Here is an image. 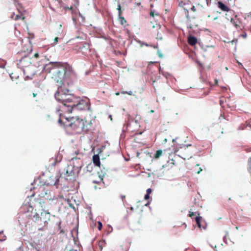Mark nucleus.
Here are the masks:
<instances>
[{
	"label": "nucleus",
	"instance_id": "19",
	"mask_svg": "<svg viewBox=\"0 0 251 251\" xmlns=\"http://www.w3.org/2000/svg\"><path fill=\"white\" fill-rule=\"evenodd\" d=\"M162 154V151L161 150H158L156 151L155 154L154 155V158L157 159Z\"/></svg>",
	"mask_w": 251,
	"mask_h": 251
},
{
	"label": "nucleus",
	"instance_id": "34",
	"mask_svg": "<svg viewBox=\"0 0 251 251\" xmlns=\"http://www.w3.org/2000/svg\"><path fill=\"white\" fill-rule=\"evenodd\" d=\"M34 57L36 58H39V54L38 53H35L34 54Z\"/></svg>",
	"mask_w": 251,
	"mask_h": 251
},
{
	"label": "nucleus",
	"instance_id": "33",
	"mask_svg": "<svg viewBox=\"0 0 251 251\" xmlns=\"http://www.w3.org/2000/svg\"><path fill=\"white\" fill-rule=\"evenodd\" d=\"M151 192V189L149 188V189H148L147 190V194H150Z\"/></svg>",
	"mask_w": 251,
	"mask_h": 251
},
{
	"label": "nucleus",
	"instance_id": "41",
	"mask_svg": "<svg viewBox=\"0 0 251 251\" xmlns=\"http://www.w3.org/2000/svg\"><path fill=\"white\" fill-rule=\"evenodd\" d=\"M150 16H151L153 17H154V12H153V11H151L150 12Z\"/></svg>",
	"mask_w": 251,
	"mask_h": 251
},
{
	"label": "nucleus",
	"instance_id": "6",
	"mask_svg": "<svg viewBox=\"0 0 251 251\" xmlns=\"http://www.w3.org/2000/svg\"><path fill=\"white\" fill-rule=\"evenodd\" d=\"M74 105L72 106V110L73 109L83 110L89 109V100H78L76 98V100H75Z\"/></svg>",
	"mask_w": 251,
	"mask_h": 251
},
{
	"label": "nucleus",
	"instance_id": "17",
	"mask_svg": "<svg viewBox=\"0 0 251 251\" xmlns=\"http://www.w3.org/2000/svg\"><path fill=\"white\" fill-rule=\"evenodd\" d=\"M93 161L97 166H100V161L99 156L98 155H94L93 157Z\"/></svg>",
	"mask_w": 251,
	"mask_h": 251
},
{
	"label": "nucleus",
	"instance_id": "40",
	"mask_svg": "<svg viewBox=\"0 0 251 251\" xmlns=\"http://www.w3.org/2000/svg\"><path fill=\"white\" fill-rule=\"evenodd\" d=\"M121 199L123 201H124L126 198V196L125 195H121L120 196Z\"/></svg>",
	"mask_w": 251,
	"mask_h": 251
},
{
	"label": "nucleus",
	"instance_id": "31",
	"mask_svg": "<svg viewBox=\"0 0 251 251\" xmlns=\"http://www.w3.org/2000/svg\"><path fill=\"white\" fill-rule=\"evenodd\" d=\"M14 74L12 73H11L10 75V76L11 77V78L13 80L14 78L15 79H17V76H14L13 75ZM17 77H18V76H17Z\"/></svg>",
	"mask_w": 251,
	"mask_h": 251
},
{
	"label": "nucleus",
	"instance_id": "48",
	"mask_svg": "<svg viewBox=\"0 0 251 251\" xmlns=\"http://www.w3.org/2000/svg\"><path fill=\"white\" fill-rule=\"evenodd\" d=\"M237 63H238V64H239V65H241V66H242V64H241V63L239 62L238 61H237Z\"/></svg>",
	"mask_w": 251,
	"mask_h": 251
},
{
	"label": "nucleus",
	"instance_id": "54",
	"mask_svg": "<svg viewBox=\"0 0 251 251\" xmlns=\"http://www.w3.org/2000/svg\"><path fill=\"white\" fill-rule=\"evenodd\" d=\"M66 173H67V174H68V171H66Z\"/></svg>",
	"mask_w": 251,
	"mask_h": 251
},
{
	"label": "nucleus",
	"instance_id": "15",
	"mask_svg": "<svg viewBox=\"0 0 251 251\" xmlns=\"http://www.w3.org/2000/svg\"><path fill=\"white\" fill-rule=\"evenodd\" d=\"M188 42L191 46H195L197 43V38L193 36H189L188 38Z\"/></svg>",
	"mask_w": 251,
	"mask_h": 251
},
{
	"label": "nucleus",
	"instance_id": "14",
	"mask_svg": "<svg viewBox=\"0 0 251 251\" xmlns=\"http://www.w3.org/2000/svg\"><path fill=\"white\" fill-rule=\"evenodd\" d=\"M217 6L219 9L224 12H228L229 11V8L222 1H218L217 3Z\"/></svg>",
	"mask_w": 251,
	"mask_h": 251
},
{
	"label": "nucleus",
	"instance_id": "30",
	"mask_svg": "<svg viewBox=\"0 0 251 251\" xmlns=\"http://www.w3.org/2000/svg\"><path fill=\"white\" fill-rule=\"evenodd\" d=\"M58 39H59V38H58V37H56L54 39V43H53V45H55L57 43V42H58Z\"/></svg>",
	"mask_w": 251,
	"mask_h": 251
},
{
	"label": "nucleus",
	"instance_id": "32",
	"mask_svg": "<svg viewBox=\"0 0 251 251\" xmlns=\"http://www.w3.org/2000/svg\"><path fill=\"white\" fill-rule=\"evenodd\" d=\"M194 215H195V214H194V213L193 212H191V211L189 212V216L190 217L192 218V216H194Z\"/></svg>",
	"mask_w": 251,
	"mask_h": 251
},
{
	"label": "nucleus",
	"instance_id": "3",
	"mask_svg": "<svg viewBox=\"0 0 251 251\" xmlns=\"http://www.w3.org/2000/svg\"><path fill=\"white\" fill-rule=\"evenodd\" d=\"M59 117L58 122L61 125L63 124L64 126L70 127L74 130H81L82 119L77 117H66L61 113H59Z\"/></svg>",
	"mask_w": 251,
	"mask_h": 251
},
{
	"label": "nucleus",
	"instance_id": "25",
	"mask_svg": "<svg viewBox=\"0 0 251 251\" xmlns=\"http://www.w3.org/2000/svg\"><path fill=\"white\" fill-rule=\"evenodd\" d=\"M121 93L122 94H128V95H130V96L132 95V94H133V92L131 91H130L129 92L122 91L121 92Z\"/></svg>",
	"mask_w": 251,
	"mask_h": 251
},
{
	"label": "nucleus",
	"instance_id": "22",
	"mask_svg": "<svg viewBox=\"0 0 251 251\" xmlns=\"http://www.w3.org/2000/svg\"><path fill=\"white\" fill-rule=\"evenodd\" d=\"M66 9L70 10L72 14L76 13L78 11V9L77 8L74 9L72 6L66 7Z\"/></svg>",
	"mask_w": 251,
	"mask_h": 251
},
{
	"label": "nucleus",
	"instance_id": "50",
	"mask_svg": "<svg viewBox=\"0 0 251 251\" xmlns=\"http://www.w3.org/2000/svg\"><path fill=\"white\" fill-rule=\"evenodd\" d=\"M137 4L138 5H140L141 4V3L139 2V3H137Z\"/></svg>",
	"mask_w": 251,
	"mask_h": 251
},
{
	"label": "nucleus",
	"instance_id": "49",
	"mask_svg": "<svg viewBox=\"0 0 251 251\" xmlns=\"http://www.w3.org/2000/svg\"><path fill=\"white\" fill-rule=\"evenodd\" d=\"M100 181H102V180H103V178H101V177H100Z\"/></svg>",
	"mask_w": 251,
	"mask_h": 251
},
{
	"label": "nucleus",
	"instance_id": "12",
	"mask_svg": "<svg viewBox=\"0 0 251 251\" xmlns=\"http://www.w3.org/2000/svg\"><path fill=\"white\" fill-rule=\"evenodd\" d=\"M31 64L29 59L27 56H25L20 59L18 65L22 68L28 67Z\"/></svg>",
	"mask_w": 251,
	"mask_h": 251
},
{
	"label": "nucleus",
	"instance_id": "44",
	"mask_svg": "<svg viewBox=\"0 0 251 251\" xmlns=\"http://www.w3.org/2000/svg\"><path fill=\"white\" fill-rule=\"evenodd\" d=\"M38 229L41 230H43L44 229V227H42L41 228H39Z\"/></svg>",
	"mask_w": 251,
	"mask_h": 251
},
{
	"label": "nucleus",
	"instance_id": "52",
	"mask_svg": "<svg viewBox=\"0 0 251 251\" xmlns=\"http://www.w3.org/2000/svg\"><path fill=\"white\" fill-rule=\"evenodd\" d=\"M228 200L230 201L231 200V198H228Z\"/></svg>",
	"mask_w": 251,
	"mask_h": 251
},
{
	"label": "nucleus",
	"instance_id": "39",
	"mask_svg": "<svg viewBox=\"0 0 251 251\" xmlns=\"http://www.w3.org/2000/svg\"><path fill=\"white\" fill-rule=\"evenodd\" d=\"M191 9L192 11H193V12H195L196 11V8H195V7L194 6H193L191 8Z\"/></svg>",
	"mask_w": 251,
	"mask_h": 251
},
{
	"label": "nucleus",
	"instance_id": "47",
	"mask_svg": "<svg viewBox=\"0 0 251 251\" xmlns=\"http://www.w3.org/2000/svg\"><path fill=\"white\" fill-rule=\"evenodd\" d=\"M115 95L116 96H119L120 95V93L119 92H117V93H115Z\"/></svg>",
	"mask_w": 251,
	"mask_h": 251
},
{
	"label": "nucleus",
	"instance_id": "9",
	"mask_svg": "<svg viewBox=\"0 0 251 251\" xmlns=\"http://www.w3.org/2000/svg\"><path fill=\"white\" fill-rule=\"evenodd\" d=\"M92 121L90 118H84L81 124V131H88L91 129Z\"/></svg>",
	"mask_w": 251,
	"mask_h": 251
},
{
	"label": "nucleus",
	"instance_id": "42",
	"mask_svg": "<svg viewBox=\"0 0 251 251\" xmlns=\"http://www.w3.org/2000/svg\"><path fill=\"white\" fill-rule=\"evenodd\" d=\"M32 96H33V97H35L37 96V94L33 93H32Z\"/></svg>",
	"mask_w": 251,
	"mask_h": 251
},
{
	"label": "nucleus",
	"instance_id": "37",
	"mask_svg": "<svg viewBox=\"0 0 251 251\" xmlns=\"http://www.w3.org/2000/svg\"><path fill=\"white\" fill-rule=\"evenodd\" d=\"M117 9L118 11H120V10H121V6L120 4H118Z\"/></svg>",
	"mask_w": 251,
	"mask_h": 251
},
{
	"label": "nucleus",
	"instance_id": "11",
	"mask_svg": "<svg viewBox=\"0 0 251 251\" xmlns=\"http://www.w3.org/2000/svg\"><path fill=\"white\" fill-rule=\"evenodd\" d=\"M195 221L198 227L201 229H205L206 228V224L203 220L201 217L200 216V214L198 213V215L195 218Z\"/></svg>",
	"mask_w": 251,
	"mask_h": 251
},
{
	"label": "nucleus",
	"instance_id": "29",
	"mask_svg": "<svg viewBox=\"0 0 251 251\" xmlns=\"http://www.w3.org/2000/svg\"><path fill=\"white\" fill-rule=\"evenodd\" d=\"M30 251H41L39 249H38L36 247H33Z\"/></svg>",
	"mask_w": 251,
	"mask_h": 251
},
{
	"label": "nucleus",
	"instance_id": "26",
	"mask_svg": "<svg viewBox=\"0 0 251 251\" xmlns=\"http://www.w3.org/2000/svg\"><path fill=\"white\" fill-rule=\"evenodd\" d=\"M185 14L186 15V17L188 20L190 19V17L189 15V11L187 9H185Z\"/></svg>",
	"mask_w": 251,
	"mask_h": 251
},
{
	"label": "nucleus",
	"instance_id": "36",
	"mask_svg": "<svg viewBox=\"0 0 251 251\" xmlns=\"http://www.w3.org/2000/svg\"><path fill=\"white\" fill-rule=\"evenodd\" d=\"M122 10H120V11H118V16H119V17H122Z\"/></svg>",
	"mask_w": 251,
	"mask_h": 251
},
{
	"label": "nucleus",
	"instance_id": "38",
	"mask_svg": "<svg viewBox=\"0 0 251 251\" xmlns=\"http://www.w3.org/2000/svg\"><path fill=\"white\" fill-rule=\"evenodd\" d=\"M149 198H150V195H149V194H146V195L145 196V197H144V198H145V200H148V199H149Z\"/></svg>",
	"mask_w": 251,
	"mask_h": 251
},
{
	"label": "nucleus",
	"instance_id": "20",
	"mask_svg": "<svg viewBox=\"0 0 251 251\" xmlns=\"http://www.w3.org/2000/svg\"><path fill=\"white\" fill-rule=\"evenodd\" d=\"M60 160L61 159H59V160H58L57 158H52L50 161V164L52 166H54L57 162H60Z\"/></svg>",
	"mask_w": 251,
	"mask_h": 251
},
{
	"label": "nucleus",
	"instance_id": "8",
	"mask_svg": "<svg viewBox=\"0 0 251 251\" xmlns=\"http://www.w3.org/2000/svg\"><path fill=\"white\" fill-rule=\"evenodd\" d=\"M43 211L41 212V216L40 217V220L42 222L44 226H46L50 220V214L48 210H45V208H42Z\"/></svg>",
	"mask_w": 251,
	"mask_h": 251
},
{
	"label": "nucleus",
	"instance_id": "2",
	"mask_svg": "<svg viewBox=\"0 0 251 251\" xmlns=\"http://www.w3.org/2000/svg\"><path fill=\"white\" fill-rule=\"evenodd\" d=\"M64 86L59 85L57 91L54 94L55 99L62 103L61 111L72 112V106L74 105L75 100L76 98L72 94H69V90L64 89Z\"/></svg>",
	"mask_w": 251,
	"mask_h": 251
},
{
	"label": "nucleus",
	"instance_id": "43",
	"mask_svg": "<svg viewBox=\"0 0 251 251\" xmlns=\"http://www.w3.org/2000/svg\"><path fill=\"white\" fill-rule=\"evenodd\" d=\"M93 182L94 183H97V184L99 183V181H96V180H93Z\"/></svg>",
	"mask_w": 251,
	"mask_h": 251
},
{
	"label": "nucleus",
	"instance_id": "45",
	"mask_svg": "<svg viewBox=\"0 0 251 251\" xmlns=\"http://www.w3.org/2000/svg\"><path fill=\"white\" fill-rule=\"evenodd\" d=\"M242 36L244 37V38H246L247 37V34L245 33L243 35H242Z\"/></svg>",
	"mask_w": 251,
	"mask_h": 251
},
{
	"label": "nucleus",
	"instance_id": "53",
	"mask_svg": "<svg viewBox=\"0 0 251 251\" xmlns=\"http://www.w3.org/2000/svg\"><path fill=\"white\" fill-rule=\"evenodd\" d=\"M197 166H199V164H197L196 165Z\"/></svg>",
	"mask_w": 251,
	"mask_h": 251
},
{
	"label": "nucleus",
	"instance_id": "24",
	"mask_svg": "<svg viewBox=\"0 0 251 251\" xmlns=\"http://www.w3.org/2000/svg\"><path fill=\"white\" fill-rule=\"evenodd\" d=\"M58 182H59V178L57 177H55V182L53 183H51L50 185L52 184L53 185H55V186H56V187L57 188L58 187L57 185Z\"/></svg>",
	"mask_w": 251,
	"mask_h": 251
},
{
	"label": "nucleus",
	"instance_id": "5",
	"mask_svg": "<svg viewBox=\"0 0 251 251\" xmlns=\"http://www.w3.org/2000/svg\"><path fill=\"white\" fill-rule=\"evenodd\" d=\"M45 202L43 201H39L36 204L34 205L35 210L33 212L32 207L31 206L30 208L32 209V211L31 212L30 215H27L29 217V219H31L33 222L36 223L38 222L40 220V216L39 214L37 212V210H39V208H45V206L44 205Z\"/></svg>",
	"mask_w": 251,
	"mask_h": 251
},
{
	"label": "nucleus",
	"instance_id": "23",
	"mask_svg": "<svg viewBox=\"0 0 251 251\" xmlns=\"http://www.w3.org/2000/svg\"><path fill=\"white\" fill-rule=\"evenodd\" d=\"M119 19L120 23L122 25H124L126 23V20L125 19L124 17H119Z\"/></svg>",
	"mask_w": 251,
	"mask_h": 251
},
{
	"label": "nucleus",
	"instance_id": "16",
	"mask_svg": "<svg viewBox=\"0 0 251 251\" xmlns=\"http://www.w3.org/2000/svg\"><path fill=\"white\" fill-rule=\"evenodd\" d=\"M231 22L237 29H241L240 22L237 19H231Z\"/></svg>",
	"mask_w": 251,
	"mask_h": 251
},
{
	"label": "nucleus",
	"instance_id": "35",
	"mask_svg": "<svg viewBox=\"0 0 251 251\" xmlns=\"http://www.w3.org/2000/svg\"><path fill=\"white\" fill-rule=\"evenodd\" d=\"M202 169L201 168H199L198 170L197 171V174H199L201 171Z\"/></svg>",
	"mask_w": 251,
	"mask_h": 251
},
{
	"label": "nucleus",
	"instance_id": "7",
	"mask_svg": "<svg viewBox=\"0 0 251 251\" xmlns=\"http://www.w3.org/2000/svg\"><path fill=\"white\" fill-rule=\"evenodd\" d=\"M90 45L87 42H84L82 46H75L74 50H76V52H81L82 54H86L88 52H90Z\"/></svg>",
	"mask_w": 251,
	"mask_h": 251
},
{
	"label": "nucleus",
	"instance_id": "27",
	"mask_svg": "<svg viewBox=\"0 0 251 251\" xmlns=\"http://www.w3.org/2000/svg\"><path fill=\"white\" fill-rule=\"evenodd\" d=\"M185 14L186 15V17L188 20L190 19V17L189 15V11L187 9H185Z\"/></svg>",
	"mask_w": 251,
	"mask_h": 251
},
{
	"label": "nucleus",
	"instance_id": "4",
	"mask_svg": "<svg viewBox=\"0 0 251 251\" xmlns=\"http://www.w3.org/2000/svg\"><path fill=\"white\" fill-rule=\"evenodd\" d=\"M191 146V144L183 145L178 149L176 148L175 152L184 160L189 159L192 157L193 154V151L189 148Z\"/></svg>",
	"mask_w": 251,
	"mask_h": 251
},
{
	"label": "nucleus",
	"instance_id": "10",
	"mask_svg": "<svg viewBox=\"0 0 251 251\" xmlns=\"http://www.w3.org/2000/svg\"><path fill=\"white\" fill-rule=\"evenodd\" d=\"M73 157L72 158L71 160L73 161V163H74L75 160H78L79 162V164L78 166H77V167H81L82 165V162L81 161V159L83 156V154L82 153L80 152L79 151H75L74 153L73 154Z\"/></svg>",
	"mask_w": 251,
	"mask_h": 251
},
{
	"label": "nucleus",
	"instance_id": "28",
	"mask_svg": "<svg viewBox=\"0 0 251 251\" xmlns=\"http://www.w3.org/2000/svg\"><path fill=\"white\" fill-rule=\"evenodd\" d=\"M102 225L100 222H98V229L100 230L102 228Z\"/></svg>",
	"mask_w": 251,
	"mask_h": 251
},
{
	"label": "nucleus",
	"instance_id": "18",
	"mask_svg": "<svg viewBox=\"0 0 251 251\" xmlns=\"http://www.w3.org/2000/svg\"><path fill=\"white\" fill-rule=\"evenodd\" d=\"M106 243L104 240H100L99 242L98 247L100 251H102L103 247H105Z\"/></svg>",
	"mask_w": 251,
	"mask_h": 251
},
{
	"label": "nucleus",
	"instance_id": "1",
	"mask_svg": "<svg viewBox=\"0 0 251 251\" xmlns=\"http://www.w3.org/2000/svg\"><path fill=\"white\" fill-rule=\"evenodd\" d=\"M51 68L49 73L54 81L59 83L58 85L64 86L63 81L65 79H73L75 77V73L72 68L67 63L62 62H51Z\"/></svg>",
	"mask_w": 251,
	"mask_h": 251
},
{
	"label": "nucleus",
	"instance_id": "51",
	"mask_svg": "<svg viewBox=\"0 0 251 251\" xmlns=\"http://www.w3.org/2000/svg\"><path fill=\"white\" fill-rule=\"evenodd\" d=\"M236 229H238V226H236Z\"/></svg>",
	"mask_w": 251,
	"mask_h": 251
},
{
	"label": "nucleus",
	"instance_id": "21",
	"mask_svg": "<svg viewBox=\"0 0 251 251\" xmlns=\"http://www.w3.org/2000/svg\"><path fill=\"white\" fill-rule=\"evenodd\" d=\"M248 164H249L248 171L250 174V177H251L250 182L251 183V157L249 159Z\"/></svg>",
	"mask_w": 251,
	"mask_h": 251
},
{
	"label": "nucleus",
	"instance_id": "13",
	"mask_svg": "<svg viewBox=\"0 0 251 251\" xmlns=\"http://www.w3.org/2000/svg\"><path fill=\"white\" fill-rule=\"evenodd\" d=\"M10 17L11 19H13L15 21H18L21 19H22L23 21H24L25 19V17L24 16V15L23 14L21 13L19 11V13L16 15H15L14 13H13L11 14Z\"/></svg>",
	"mask_w": 251,
	"mask_h": 251
},
{
	"label": "nucleus",
	"instance_id": "46",
	"mask_svg": "<svg viewBox=\"0 0 251 251\" xmlns=\"http://www.w3.org/2000/svg\"><path fill=\"white\" fill-rule=\"evenodd\" d=\"M215 84H218V80L217 79H215Z\"/></svg>",
	"mask_w": 251,
	"mask_h": 251
}]
</instances>
